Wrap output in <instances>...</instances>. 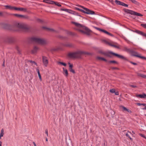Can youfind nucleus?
<instances>
[{
    "label": "nucleus",
    "instance_id": "4d7b16f0",
    "mask_svg": "<svg viewBox=\"0 0 146 146\" xmlns=\"http://www.w3.org/2000/svg\"><path fill=\"white\" fill-rule=\"evenodd\" d=\"M66 10H68V9H62L63 10L66 12L67 11H66Z\"/></svg>",
    "mask_w": 146,
    "mask_h": 146
},
{
    "label": "nucleus",
    "instance_id": "052dcab7",
    "mask_svg": "<svg viewBox=\"0 0 146 146\" xmlns=\"http://www.w3.org/2000/svg\"><path fill=\"white\" fill-rule=\"evenodd\" d=\"M108 1H109L111 2H112L113 1L112 0H108Z\"/></svg>",
    "mask_w": 146,
    "mask_h": 146
},
{
    "label": "nucleus",
    "instance_id": "5701e85b",
    "mask_svg": "<svg viewBox=\"0 0 146 146\" xmlns=\"http://www.w3.org/2000/svg\"><path fill=\"white\" fill-rule=\"evenodd\" d=\"M129 1H131L133 3L136 5H137L139 6V3L135 0H128Z\"/></svg>",
    "mask_w": 146,
    "mask_h": 146
},
{
    "label": "nucleus",
    "instance_id": "7c9ffc66",
    "mask_svg": "<svg viewBox=\"0 0 146 146\" xmlns=\"http://www.w3.org/2000/svg\"><path fill=\"white\" fill-rule=\"evenodd\" d=\"M54 4L56 5H57L58 7L61 6V5L57 2L54 1Z\"/></svg>",
    "mask_w": 146,
    "mask_h": 146
},
{
    "label": "nucleus",
    "instance_id": "6e6552de",
    "mask_svg": "<svg viewBox=\"0 0 146 146\" xmlns=\"http://www.w3.org/2000/svg\"><path fill=\"white\" fill-rule=\"evenodd\" d=\"M83 9H84L83 10V12H82V13H86L88 14H91L93 15L95 14V12L93 11L90 10L88 9L85 8L84 7Z\"/></svg>",
    "mask_w": 146,
    "mask_h": 146
},
{
    "label": "nucleus",
    "instance_id": "13d9d810",
    "mask_svg": "<svg viewBox=\"0 0 146 146\" xmlns=\"http://www.w3.org/2000/svg\"><path fill=\"white\" fill-rule=\"evenodd\" d=\"M142 109L143 110H146V107H145L144 108H143Z\"/></svg>",
    "mask_w": 146,
    "mask_h": 146
},
{
    "label": "nucleus",
    "instance_id": "a19ab883",
    "mask_svg": "<svg viewBox=\"0 0 146 146\" xmlns=\"http://www.w3.org/2000/svg\"><path fill=\"white\" fill-rule=\"evenodd\" d=\"M129 138V139L131 140H132V138L128 134V133H126L125 134Z\"/></svg>",
    "mask_w": 146,
    "mask_h": 146
},
{
    "label": "nucleus",
    "instance_id": "aec40b11",
    "mask_svg": "<svg viewBox=\"0 0 146 146\" xmlns=\"http://www.w3.org/2000/svg\"><path fill=\"white\" fill-rule=\"evenodd\" d=\"M121 107L123 108V111H127V112L130 113L132 112L129 109H127L126 108L123 106H121Z\"/></svg>",
    "mask_w": 146,
    "mask_h": 146
},
{
    "label": "nucleus",
    "instance_id": "a211bd4d",
    "mask_svg": "<svg viewBox=\"0 0 146 146\" xmlns=\"http://www.w3.org/2000/svg\"><path fill=\"white\" fill-rule=\"evenodd\" d=\"M63 74L66 77H67L68 75L67 70L66 69L64 68H63Z\"/></svg>",
    "mask_w": 146,
    "mask_h": 146
},
{
    "label": "nucleus",
    "instance_id": "de8ad7c7",
    "mask_svg": "<svg viewBox=\"0 0 146 146\" xmlns=\"http://www.w3.org/2000/svg\"><path fill=\"white\" fill-rule=\"evenodd\" d=\"M45 133L46 134L47 136H48V131L47 129H46L45 131Z\"/></svg>",
    "mask_w": 146,
    "mask_h": 146
},
{
    "label": "nucleus",
    "instance_id": "39448f33",
    "mask_svg": "<svg viewBox=\"0 0 146 146\" xmlns=\"http://www.w3.org/2000/svg\"><path fill=\"white\" fill-rule=\"evenodd\" d=\"M129 53L132 56L137 57L146 60V57L143 56H141L140 54L132 49L131 50Z\"/></svg>",
    "mask_w": 146,
    "mask_h": 146
},
{
    "label": "nucleus",
    "instance_id": "bf43d9fd",
    "mask_svg": "<svg viewBox=\"0 0 146 146\" xmlns=\"http://www.w3.org/2000/svg\"><path fill=\"white\" fill-rule=\"evenodd\" d=\"M33 143L34 144V146H36V143H35V142H33Z\"/></svg>",
    "mask_w": 146,
    "mask_h": 146
},
{
    "label": "nucleus",
    "instance_id": "c85d7f7f",
    "mask_svg": "<svg viewBox=\"0 0 146 146\" xmlns=\"http://www.w3.org/2000/svg\"><path fill=\"white\" fill-rule=\"evenodd\" d=\"M72 13V14L74 15L77 16H80V15H79V13L76 11H73Z\"/></svg>",
    "mask_w": 146,
    "mask_h": 146
},
{
    "label": "nucleus",
    "instance_id": "f8f14e48",
    "mask_svg": "<svg viewBox=\"0 0 146 146\" xmlns=\"http://www.w3.org/2000/svg\"><path fill=\"white\" fill-rule=\"evenodd\" d=\"M14 15L18 18H23L26 19H28L29 18V17L27 16L23 15L17 14H14Z\"/></svg>",
    "mask_w": 146,
    "mask_h": 146
},
{
    "label": "nucleus",
    "instance_id": "412c9836",
    "mask_svg": "<svg viewBox=\"0 0 146 146\" xmlns=\"http://www.w3.org/2000/svg\"><path fill=\"white\" fill-rule=\"evenodd\" d=\"M43 2L48 4H54V1H53L44 0L43 1Z\"/></svg>",
    "mask_w": 146,
    "mask_h": 146
},
{
    "label": "nucleus",
    "instance_id": "69168bd1",
    "mask_svg": "<svg viewBox=\"0 0 146 146\" xmlns=\"http://www.w3.org/2000/svg\"><path fill=\"white\" fill-rule=\"evenodd\" d=\"M46 141H48V139L47 138H46Z\"/></svg>",
    "mask_w": 146,
    "mask_h": 146
},
{
    "label": "nucleus",
    "instance_id": "4be33fe9",
    "mask_svg": "<svg viewBox=\"0 0 146 146\" xmlns=\"http://www.w3.org/2000/svg\"><path fill=\"white\" fill-rule=\"evenodd\" d=\"M5 7H6V9H9L11 10H15V7H13L11 6L10 5H5Z\"/></svg>",
    "mask_w": 146,
    "mask_h": 146
},
{
    "label": "nucleus",
    "instance_id": "dca6fc26",
    "mask_svg": "<svg viewBox=\"0 0 146 146\" xmlns=\"http://www.w3.org/2000/svg\"><path fill=\"white\" fill-rule=\"evenodd\" d=\"M15 10L21 11H24L25 12H26L27 11V9L26 8H23L17 7H15Z\"/></svg>",
    "mask_w": 146,
    "mask_h": 146
},
{
    "label": "nucleus",
    "instance_id": "37998d69",
    "mask_svg": "<svg viewBox=\"0 0 146 146\" xmlns=\"http://www.w3.org/2000/svg\"><path fill=\"white\" fill-rule=\"evenodd\" d=\"M37 20L38 22L42 23H43V20H42L41 19H37Z\"/></svg>",
    "mask_w": 146,
    "mask_h": 146
},
{
    "label": "nucleus",
    "instance_id": "a878e982",
    "mask_svg": "<svg viewBox=\"0 0 146 146\" xmlns=\"http://www.w3.org/2000/svg\"><path fill=\"white\" fill-rule=\"evenodd\" d=\"M131 49L127 48V47H125L123 48V50L127 52L128 53H129Z\"/></svg>",
    "mask_w": 146,
    "mask_h": 146
},
{
    "label": "nucleus",
    "instance_id": "49530a36",
    "mask_svg": "<svg viewBox=\"0 0 146 146\" xmlns=\"http://www.w3.org/2000/svg\"><path fill=\"white\" fill-rule=\"evenodd\" d=\"M130 86L133 88H135L137 87V86L133 85H130Z\"/></svg>",
    "mask_w": 146,
    "mask_h": 146
},
{
    "label": "nucleus",
    "instance_id": "864d4df0",
    "mask_svg": "<svg viewBox=\"0 0 146 146\" xmlns=\"http://www.w3.org/2000/svg\"><path fill=\"white\" fill-rule=\"evenodd\" d=\"M141 105H143L145 106V107H146V104L144 103H142Z\"/></svg>",
    "mask_w": 146,
    "mask_h": 146
},
{
    "label": "nucleus",
    "instance_id": "2eb2a0df",
    "mask_svg": "<svg viewBox=\"0 0 146 146\" xmlns=\"http://www.w3.org/2000/svg\"><path fill=\"white\" fill-rule=\"evenodd\" d=\"M135 32L137 34H140L143 36H144L146 38V33H144L142 31L138 30H136Z\"/></svg>",
    "mask_w": 146,
    "mask_h": 146
},
{
    "label": "nucleus",
    "instance_id": "cd10ccee",
    "mask_svg": "<svg viewBox=\"0 0 146 146\" xmlns=\"http://www.w3.org/2000/svg\"><path fill=\"white\" fill-rule=\"evenodd\" d=\"M57 64H60L64 66H66V63L60 62H57Z\"/></svg>",
    "mask_w": 146,
    "mask_h": 146
},
{
    "label": "nucleus",
    "instance_id": "680f3d73",
    "mask_svg": "<svg viewBox=\"0 0 146 146\" xmlns=\"http://www.w3.org/2000/svg\"><path fill=\"white\" fill-rule=\"evenodd\" d=\"M60 38L62 39H63V38H64V37H62V36H60L59 37Z\"/></svg>",
    "mask_w": 146,
    "mask_h": 146
},
{
    "label": "nucleus",
    "instance_id": "ddd939ff",
    "mask_svg": "<svg viewBox=\"0 0 146 146\" xmlns=\"http://www.w3.org/2000/svg\"><path fill=\"white\" fill-rule=\"evenodd\" d=\"M68 64H69V70L70 72L73 73V74H75V72L74 70L72 68L73 67V65L72 64H70V63H68Z\"/></svg>",
    "mask_w": 146,
    "mask_h": 146
},
{
    "label": "nucleus",
    "instance_id": "c9c22d12",
    "mask_svg": "<svg viewBox=\"0 0 146 146\" xmlns=\"http://www.w3.org/2000/svg\"><path fill=\"white\" fill-rule=\"evenodd\" d=\"M64 46H66V47H71L72 46V45L71 44H64Z\"/></svg>",
    "mask_w": 146,
    "mask_h": 146
},
{
    "label": "nucleus",
    "instance_id": "774afa93",
    "mask_svg": "<svg viewBox=\"0 0 146 146\" xmlns=\"http://www.w3.org/2000/svg\"><path fill=\"white\" fill-rule=\"evenodd\" d=\"M132 132L134 134L135 133L133 131H132Z\"/></svg>",
    "mask_w": 146,
    "mask_h": 146
},
{
    "label": "nucleus",
    "instance_id": "09e8293b",
    "mask_svg": "<svg viewBox=\"0 0 146 146\" xmlns=\"http://www.w3.org/2000/svg\"><path fill=\"white\" fill-rule=\"evenodd\" d=\"M141 77L146 78V75L142 74L141 76Z\"/></svg>",
    "mask_w": 146,
    "mask_h": 146
},
{
    "label": "nucleus",
    "instance_id": "a18cd8bd",
    "mask_svg": "<svg viewBox=\"0 0 146 146\" xmlns=\"http://www.w3.org/2000/svg\"><path fill=\"white\" fill-rule=\"evenodd\" d=\"M111 69L112 70H117L118 69V68L115 67H112L111 68Z\"/></svg>",
    "mask_w": 146,
    "mask_h": 146
},
{
    "label": "nucleus",
    "instance_id": "79ce46f5",
    "mask_svg": "<svg viewBox=\"0 0 146 146\" xmlns=\"http://www.w3.org/2000/svg\"><path fill=\"white\" fill-rule=\"evenodd\" d=\"M139 135L146 139V137H145L144 134L142 133H139Z\"/></svg>",
    "mask_w": 146,
    "mask_h": 146
},
{
    "label": "nucleus",
    "instance_id": "f257e3e1",
    "mask_svg": "<svg viewBox=\"0 0 146 146\" xmlns=\"http://www.w3.org/2000/svg\"><path fill=\"white\" fill-rule=\"evenodd\" d=\"M3 27L5 29L14 31H17V30L14 29L13 28H17L19 29L25 31H27L29 29L27 25L21 23H16L14 26H12L9 24H5L3 25Z\"/></svg>",
    "mask_w": 146,
    "mask_h": 146
},
{
    "label": "nucleus",
    "instance_id": "c03bdc74",
    "mask_svg": "<svg viewBox=\"0 0 146 146\" xmlns=\"http://www.w3.org/2000/svg\"><path fill=\"white\" fill-rule=\"evenodd\" d=\"M130 62L131 64H133L134 65H137V63L133 62L132 61H130Z\"/></svg>",
    "mask_w": 146,
    "mask_h": 146
},
{
    "label": "nucleus",
    "instance_id": "7ed1b4c3",
    "mask_svg": "<svg viewBox=\"0 0 146 146\" xmlns=\"http://www.w3.org/2000/svg\"><path fill=\"white\" fill-rule=\"evenodd\" d=\"M30 40L32 42H36L37 43L44 45L46 44V42L44 39L33 37L30 38Z\"/></svg>",
    "mask_w": 146,
    "mask_h": 146
},
{
    "label": "nucleus",
    "instance_id": "338daca9",
    "mask_svg": "<svg viewBox=\"0 0 146 146\" xmlns=\"http://www.w3.org/2000/svg\"><path fill=\"white\" fill-rule=\"evenodd\" d=\"M17 50L18 51L19 50H18V47H17Z\"/></svg>",
    "mask_w": 146,
    "mask_h": 146
},
{
    "label": "nucleus",
    "instance_id": "473e14b6",
    "mask_svg": "<svg viewBox=\"0 0 146 146\" xmlns=\"http://www.w3.org/2000/svg\"><path fill=\"white\" fill-rule=\"evenodd\" d=\"M28 62H29L30 63H31L32 64H34L35 65L37 66V64L34 61H33L32 60H29L28 61Z\"/></svg>",
    "mask_w": 146,
    "mask_h": 146
},
{
    "label": "nucleus",
    "instance_id": "3c124183",
    "mask_svg": "<svg viewBox=\"0 0 146 146\" xmlns=\"http://www.w3.org/2000/svg\"><path fill=\"white\" fill-rule=\"evenodd\" d=\"M137 75H138V76L141 77V76L142 75V74H140V73H138L137 74Z\"/></svg>",
    "mask_w": 146,
    "mask_h": 146
},
{
    "label": "nucleus",
    "instance_id": "8fccbe9b",
    "mask_svg": "<svg viewBox=\"0 0 146 146\" xmlns=\"http://www.w3.org/2000/svg\"><path fill=\"white\" fill-rule=\"evenodd\" d=\"M114 93L115 94V95H118L119 94V92H115Z\"/></svg>",
    "mask_w": 146,
    "mask_h": 146
},
{
    "label": "nucleus",
    "instance_id": "6ab92c4d",
    "mask_svg": "<svg viewBox=\"0 0 146 146\" xmlns=\"http://www.w3.org/2000/svg\"><path fill=\"white\" fill-rule=\"evenodd\" d=\"M38 47L36 46H35L34 47L33 50L31 51L32 53L33 54H35L36 53L38 50Z\"/></svg>",
    "mask_w": 146,
    "mask_h": 146
},
{
    "label": "nucleus",
    "instance_id": "58836bf2",
    "mask_svg": "<svg viewBox=\"0 0 146 146\" xmlns=\"http://www.w3.org/2000/svg\"><path fill=\"white\" fill-rule=\"evenodd\" d=\"M141 25L144 28L146 29V24H142Z\"/></svg>",
    "mask_w": 146,
    "mask_h": 146
},
{
    "label": "nucleus",
    "instance_id": "6e6d98bb",
    "mask_svg": "<svg viewBox=\"0 0 146 146\" xmlns=\"http://www.w3.org/2000/svg\"><path fill=\"white\" fill-rule=\"evenodd\" d=\"M3 15V13L2 12H0V16Z\"/></svg>",
    "mask_w": 146,
    "mask_h": 146
},
{
    "label": "nucleus",
    "instance_id": "bb28decb",
    "mask_svg": "<svg viewBox=\"0 0 146 146\" xmlns=\"http://www.w3.org/2000/svg\"><path fill=\"white\" fill-rule=\"evenodd\" d=\"M97 58L100 60H102L103 61H105L106 62H107V60L105 58H104L103 57H97Z\"/></svg>",
    "mask_w": 146,
    "mask_h": 146
},
{
    "label": "nucleus",
    "instance_id": "72a5a7b5",
    "mask_svg": "<svg viewBox=\"0 0 146 146\" xmlns=\"http://www.w3.org/2000/svg\"><path fill=\"white\" fill-rule=\"evenodd\" d=\"M74 9L76 10H78L81 12H83V10L80 9L78 8L75 7L74 8Z\"/></svg>",
    "mask_w": 146,
    "mask_h": 146
},
{
    "label": "nucleus",
    "instance_id": "f704fd0d",
    "mask_svg": "<svg viewBox=\"0 0 146 146\" xmlns=\"http://www.w3.org/2000/svg\"><path fill=\"white\" fill-rule=\"evenodd\" d=\"M110 63H113L117 64L118 63L115 60H110L109 61Z\"/></svg>",
    "mask_w": 146,
    "mask_h": 146
},
{
    "label": "nucleus",
    "instance_id": "b1692460",
    "mask_svg": "<svg viewBox=\"0 0 146 146\" xmlns=\"http://www.w3.org/2000/svg\"><path fill=\"white\" fill-rule=\"evenodd\" d=\"M72 24H74L76 26L78 27H82V25L79 23L74 22H72Z\"/></svg>",
    "mask_w": 146,
    "mask_h": 146
},
{
    "label": "nucleus",
    "instance_id": "0e129e2a",
    "mask_svg": "<svg viewBox=\"0 0 146 146\" xmlns=\"http://www.w3.org/2000/svg\"><path fill=\"white\" fill-rule=\"evenodd\" d=\"M104 145V146H106V145H105V142H104V145Z\"/></svg>",
    "mask_w": 146,
    "mask_h": 146
},
{
    "label": "nucleus",
    "instance_id": "603ef678",
    "mask_svg": "<svg viewBox=\"0 0 146 146\" xmlns=\"http://www.w3.org/2000/svg\"><path fill=\"white\" fill-rule=\"evenodd\" d=\"M137 105L138 106H140L141 105H142V103H137Z\"/></svg>",
    "mask_w": 146,
    "mask_h": 146
},
{
    "label": "nucleus",
    "instance_id": "423d86ee",
    "mask_svg": "<svg viewBox=\"0 0 146 146\" xmlns=\"http://www.w3.org/2000/svg\"><path fill=\"white\" fill-rule=\"evenodd\" d=\"M123 11L125 12L128 14H130L131 15H133L140 17H142L143 16V15L142 14L129 9H123Z\"/></svg>",
    "mask_w": 146,
    "mask_h": 146
},
{
    "label": "nucleus",
    "instance_id": "e2e57ef3",
    "mask_svg": "<svg viewBox=\"0 0 146 146\" xmlns=\"http://www.w3.org/2000/svg\"><path fill=\"white\" fill-rule=\"evenodd\" d=\"M2 142L1 141H0V146H1Z\"/></svg>",
    "mask_w": 146,
    "mask_h": 146
},
{
    "label": "nucleus",
    "instance_id": "0eeeda50",
    "mask_svg": "<svg viewBox=\"0 0 146 146\" xmlns=\"http://www.w3.org/2000/svg\"><path fill=\"white\" fill-rule=\"evenodd\" d=\"M42 61L45 67H47L48 63V58L45 56H42Z\"/></svg>",
    "mask_w": 146,
    "mask_h": 146
},
{
    "label": "nucleus",
    "instance_id": "e433bc0d",
    "mask_svg": "<svg viewBox=\"0 0 146 146\" xmlns=\"http://www.w3.org/2000/svg\"><path fill=\"white\" fill-rule=\"evenodd\" d=\"M110 92L112 93H114L115 92V90L114 89H112L110 90Z\"/></svg>",
    "mask_w": 146,
    "mask_h": 146
},
{
    "label": "nucleus",
    "instance_id": "1a4fd4ad",
    "mask_svg": "<svg viewBox=\"0 0 146 146\" xmlns=\"http://www.w3.org/2000/svg\"><path fill=\"white\" fill-rule=\"evenodd\" d=\"M83 29L85 30V31L82 30H80V31L81 32L84 34H86L88 35H90V32L91 31L88 28L86 27H83Z\"/></svg>",
    "mask_w": 146,
    "mask_h": 146
},
{
    "label": "nucleus",
    "instance_id": "9d476101",
    "mask_svg": "<svg viewBox=\"0 0 146 146\" xmlns=\"http://www.w3.org/2000/svg\"><path fill=\"white\" fill-rule=\"evenodd\" d=\"M115 2L117 5H121L123 6L128 7V5L125 4L122 2L117 0H115Z\"/></svg>",
    "mask_w": 146,
    "mask_h": 146
},
{
    "label": "nucleus",
    "instance_id": "f03ea898",
    "mask_svg": "<svg viewBox=\"0 0 146 146\" xmlns=\"http://www.w3.org/2000/svg\"><path fill=\"white\" fill-rule=\"evenodd\" d=\"M88 52L81 50H77L74 52H70L68 54L69 57L74 58H80L83 55L88 54Z\"/></svg>",
    "mask_w": 146,
    "mask_h": 146
},
{
    "label": "nucleus",
    "instance_id": "20e7f679",
    "mask_svg": "<svg viewBox=\"0 0 146 146\" xmlns=\"http://www.w3.org/2000/svg\"><path fill=\"white\" fill-rule=\"evenodd\" d=\"M105 56H107L110 58H112V55H113L117 56L119 58L125 60H127L126 58L124 56L111 52H106V53H105Z\"/></svg>",
    "mask_w": 146,
    "mask_h": 146
},
{
    "label": "nucleus",
    "instance_id": "4c0bfd02",
    "mask_svg": "<svg viewBox=\"0 0 146 146\" xmlns=\"http://www.w3.org/2000/svg\"><path fill=\"white\" fill-rule=\"evenodd\" d=\"M66 12L69 13H71V14H72V12L73 11H72V10H70V9H68V10H66Z\"/></svg>",
    "mask_w": 146,
    "mask_h": 146
},
{
    "label": "nucleus",
    "instance_id": "4468645a",
    "mask_svg": "<svg viewBox=\"0 0 146 146\" xmlns=\"http://www.w3.org/2000/svg\"><path fill=\"white\" fill-rule=\"evenodd\" d=\"M42 28L43 29H45L46 31H50V32H56V31L54 30V29H51L46 27H42Z\"/></svg>",
    "mask_w": 146,
    "mask_h": 146
},
{
    "label": "nucleus",
    "instance_id": "9b49d317",
    "mask_svg": "<svg viewBox=\"0 0 146 146\" xmlns=\"http://www.w3.org/2000/svg\"><path fill=\"white\" fill-rule=\"evenodd\" d=\"M97 29L99 31L102 32L110 36H113V35L112 34L108 32L107 31H106L105 30H104L103 29H102L100 28H98Z\"/></svg>",
    "mask_w": 146,
    "mask_h": 146
},
{
    "label": "nucleus",
    "instance_id": "5fc2aeb1",
    "mask_svg": "<svg viewBox=\"0 0 146 146\" xmlns=\"http://www.w3.org/2000/svg\"><path fill=\"white\" fill-rule=\"evenodd\" d=\"M77 6L79 7H81L83 9V8H84V7L83 6H82L81 5H78Z\"/></svg>",
    "mask_w": 146,
    "mask_h": 146
},
{
    "label": "nucleus",
    "instance_id": "c756f323",
    "mask_svg": "<svg viewBox=\"0 0 146 146\" xmlns=\"http://www.w3.org/2000/svg\"><path fill=\"white\" fill-rule=\"evenodd\" d=\"M108 44L109 45H110L111 46L114 47H115V48H119V47L118 46H117V45H114V44H110V43L109 42H108Z\"/></svg>",
    "mask_w": 146,
    "mask_h": 146
},
{
    "label": "nucleus",
    "instance_id": "2f4dec72",
    "mask_svg": "<svg viewBox=\"0 0 146 146\" xmlns=\"http://www.w3.org/2000/svg\"><path fill=\"white\" fill-rule=\"evenodd\" d=\"M4 130L3 129H2L1 130V133L0 134V136L1 137H3L4 135Z\"/></svg>",
    "mask_w": 146,
    "mask_h": 146
},
{
    "label": "nucleus",
    "instance_id": "f3484780",
    "mask_svg": "<svg viewBox=\"0 0 146 146\" xmlns=\"http://www.w3.org/2000/svg\"><path fill=\"white\" fill-rule=\"evenodd\" d=\"M136 97L140 98H146V94L145 93H143L142 94H137L136 95Z\"/></svg>",
    "mask_w": 146,
    "mask_h": 146
},
{
    "label": "nucleus",
    "instance_id": "393cba45",
    "mask_svg": "<svg viewBox=\"0 0 146 146\" xmlns=\"http://www.w3.org/2000/svg\"><path fill=\"white\" fill-rule=\"evenodd\" d=\"M36 71H37V72L38 75V77H39V78L40 79V81H42V78H41V76L39 70L38 68H36Z\"/></svg>",
    "mask_w": 146,
    "mask_h": 146
},
{
    "label": "nucleus",
    "instance_id": "ea45409f",
    "mask_svg": "<svg viewBox=\"0 0 146 146\" xmlns=\"http://www.w3.org/2000/svg\"><path fill=\"white\" fill-rule=\"evenodd\" d=\"M99 52L100 53L102 54L105 56V54L106 53V52H103L102 51H99Z\"/></svg>",
    "mask_w": 146,
    "mask_h": 146
}]
</instances>
